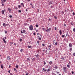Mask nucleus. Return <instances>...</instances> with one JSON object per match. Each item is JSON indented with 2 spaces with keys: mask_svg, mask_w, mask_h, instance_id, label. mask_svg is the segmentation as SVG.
<instances>
[{
  "mask_svg": "<svg viewBox=\"0 0 75 75\" xmlns=\"http://www.w3.org/2000/svg\"><path fill=\"white\" fill-rule=\"evenodd\" d=\"M59 33H60V35H62V30H60L59 31Z\"/></svg>",
  "mask_w": 75,
  "mask_h": 75,
  "instance_id": "nucleus-9",
  "label": "nucleus"
},
{
  "mask_svg": "<svg viewBox=\"0 0 75 75\" xmlns=\"http://www.w3.org/2000/svg\"><path fill=\"white\" fill-rule=\"evenodd\" d=\"M25 75H28V73L26 74Z\"/></svg>",
  "mask_w": 75,
  "mask_h": 75,
  "instance_id": "nucleus-59",
  "label": "nucleus"
},
{
  "mask_svg": "<svg viewBox=\"0 0 75 75\" xmlns=\"http://www.w3.org/2000/svg\"><path fill=\"white\" fill-rule=\"evenodd\" d=\"M16 67L17 69H18V65H17Z\"/></svg>",
  "mask_w": 75,
  "mask_h": 75,
  "instance_id": "nucleus-24",
  "label": "nucleus"
},
{
  "mask_svg": "<svg viewBox=\"0 0 75 75\" xmlns=\"http://www.w3.org/2000/svg\"><path fill=\"white\" fill-rule=\"evenodd\" d=\"M23 49H21L20 50V52H23Z\"/></svg>",
  "mask_w": 75,
  "mask_h": 75,
  "instance_id": "nucleus-28",
  "label": "nucleus"
},
{
  "mask_svg": "<svg viewBox=\"0 0 75 75\" xmlns=\"http://www.w3.org/2000/svg\"><path fill=\"white\" fill-rule=\"evenodd\" d=\"M51 30H52L51 28H49L47 30L46 29L45 31L46 32H50V31H51Z\"/></svg>",
  "mask_w": 75,
  "mask_h": 75,
  "instance_id": "nucleus-2",
  "label": "nucleus"
},
{
  "mask_svg": "<svg viewBox=\"0 0 75 75\" xmlns=\"http://www.w3.org/2000/svg\"><path fill=\"white\" fill-rule=\"evenodd\" d=\"M22 39L21 38V39H20L19 41H20V42H21V41H22Z\"/></svg>",
  "mask_w": 75,
  "mask_h": 75,
  "instance_id": "nucleus-31",
  "label": "nucleus"
},
{
  "mask_svg": "<svg viewBox=\"0 0 75 75\" xmlns=\"http://www.w3.org/2000/svg\"><path fill=\"white\" fill-rule=\"evenodd\" d=\"M71 25H73V23H72V22L71 23Z\"/></svg>",
  "mask_w": 75,
  "mask_h": 75,
  "instance_id": "nucleus-44",
  "label": "nucleus"
},
{
  "mask_svg": "<svg viewBox=\"0 0 75 75\" xmlns=\"http://www.w3.org/2000/svg\"><path fill=\"white\" fill-rule=\"evenodd\" d=\"M67 68H69L70 67V65H69V64H68L67 65Z\"/></svg>",
  "mask_w": 75,
  "mask_h": 75,
  "instance_id": "nucleus-17",
  "label": "nucleus"
},
{
  "mask_svg": "<svg viewBox=\"0 0 75 75\" xmlns=\"http://www.w3.org/2000/svg\"><path fill=\"white\" fill-rule=\"evenodd\" d=\"M18 12H19V13H21V10H18Z\"/></svg>",
  "mask_w": 75,
  "mask_h": 75,
  "instance_id": "nucleus-36",
  "label": "nucleus"
},
{
  "mask_svg": "<svg viewBox=\"0 0 75 75\" xmlns=\"http://www.w3.org/2000/svg\"><path fill=\"white\" fill-rule=\"evenodd\" d=\"M1 4H4V2L3 1V0H1Z\"/></svg>",
  "mask_w": 75,
  "mask_h": 75,
  "instance_id": "nucleus-11",
  "label": "nucleus"
},
{
  "mask_svg": "<svg viewBox=\"0 0 75 75\" xmlns=\"http://www.w3.org/2000/svg\"><path fill=\"white\" fill-rule=\"evenodd\" d=\"M36 27H38V25H37V24L36 25Z\"/></svg>",
  "mask_w": 75,
  "mask_h": 75,
  "instance_id": "nucleus-39",
  "label": "nucleus"
},
{
  "mask_svg": "<svg viewBox=\"0 0 75 75\" xmlns=\"http://www.w3.org/2000/svg\"><path fill=\"white\" fill-rule=\"evenodd\" d=\"M51 48H50H50H49L48 49V50H51V49H50Z\"/></svg>",
  "mask_w": 75,
  "mask_h": 75,
  "instance_id": "nucleus-45",
  "label": "nucleus"
},
{
  "mask_svg": "<svg viewBox=\"0 0 75 75\" xmlns=\"http://www.w3.org/2000/svg\"><path fill=\"white\" fill-rule=\"evenodd\" d=\"M54 17L55 19H57V17H56V16H54Z\"/></svg>",
  "mask_w": 75,
  "mask_h": 75,
  "instance_id": "nucleus-38",
  "label": "nucleus"
},
{
  "mask_svg": "<svg viewBox=\"0 0 75 75\" xmlns=\"http://www.w3.org/2000/svg\"><path fill=\"white\" fill-rule=\"evenodd\" d=\"M33 35H35V33H33Z\"/></svg>",
  "mask_w": 75,
  "mask_h": 75,
  "instance_id": "nucleus-52",
  "label": "nucleus"
},
{
  "mask_svg": "<svg viewBox=\"0 0 75 75\" xmlns=\"http://www.w3.org/2000/svg\"><path fill=\"white\" fill-rule=\"evenodd\" d=\"M44 69H45L44 68H43V69H42V70H43V71H44Z\"/></svg>",
  "mask_w": 75,
  "mask_h": 75,
  "instance_id": "nucleus-60",
  "label": "nucleus"
},
{
  "mask_svg": "<svg viewBox=\"0 0 75 75\" xmlns=\"http://www.w3.org/2000/svg\"><path fill=\"white\" fill-rule=\"evenodd\" d=\"M69 45L70 47L72 48V45L71 43H69Z\"/></svg>",
  "mask_w": 75,
  "mask_h": 75,
  "instance_id": "nucleus-5",
  "label": "nucleus"
},
{
  "mask_svg": "<svg viewBox=\"0 0 75 75\" xmlns=\"http://www.w3.org/2000/svg\"><path fill=\"white\" fill-rule=\"evenodd\" d=\"M1 68H2V69H3L4 67V66H3V64H1Z\"/></svg>",
  "mask_w": 75,
  "mask_h": 75,
  "instance_id": "nucleus-14",
  "label": "nucleus"
},
{
  "mask_svg": "<svg viewBox=\"0 0 75 75\" xmlns=\"http://www.w3.org/2000/svg\"><path fill=\"white\" fill-rule=\"evenodd\" d=\"M73 14L74 15H75V13H74V12H73Z\"/></svg>",
  "mask_w": 75,
  "mask_h": 75,
  "instance_id": "nucleus-64",
  "label": "nucleus"
},
{
  "mask_svg": "<svg viewBox=\"0 0 75 75\" xmlns=\"http://www.w3.org/2000/svg\"><path fill=\"white\" fill-rule=\"evenodd\" d=\"M52 75H56V74H55V73H54V72H52Z\"/></svg>",
  "mask_w": 75,
  "mask_h": 75,
  "instance_id": "nucleus-19",
  "label": "nucleus"
},
{
  "mask_svg": "<svg viewBox=\"0 0 75 75\" xmlns=\"http://www.w3.org/2000/svg\"><path fill=\"white\" fill-rule=\"evenodd\" d=\"M73 55H74V56H75V53H73Z\"/></svg>",
  "mask_w": 75,
  "mask_h": 75,
  "instance_id": "nucleus-46",
  "label": "nucleus"
},
{
  "mask_svg": "<svg viewBox=\"0 0 75 75\" xmlns=\"http://www.w3.org/2000/svg\"><path fill=\"white\" fill-rule=\"evenodd\" d=\"M25 11H26L27 12V11H28V10H27V9H26Z\"/></svg>",
  "mask_w": 75,
  "mask_h": 75,
  "instance_id": "nucleus-55",
  "label": "nucleus"
},
{
  "mask_svg": "<svg viewBox=\"0 0 75 75\" xmlns=\"http://www.w3.org/2000/svg\"><path fill=\"white\" fill-rule=\"evenodd\" d=\"M55 45H57V42H56L55 43Z\"/></svg>",
  "mask_w": 75,
  "mask_h": 75,
  "instance_id": "nucleus-43",
  "label": "nucleus"
},
{
  "mask_svg": "<svg viewBox=\"0 0 75 75\" xmlns=\"http://www.w3.org/2000/svg\"><path fill=\"white\" fill-rule=\"evenodd\" d=\"M46 71H47V69H46V70L45 69V70H44V71L46 72Z\"/></svg>",
  "mask_w": 75,
  "mask_h": 75,
  "instance_id": "nucleus-62",
  "label": "nucleus"
},
{
  "mask_svg": "<svg viewBox=\"0 0 75 75\" xmlns=\"http://www.w3.org/2000/svg\"><path fill=\"white\" fill-rule=\"evenodd\" d=\"M66 67H64L63 68V71H65V70H66Z\"/></svg>",
  "mask_w": 75,
  "mask_h": 75,
  "instance_id": "nucleus-6",
  "label": "nucleus"
},
{
  "mask_svg": "<svg viewBox=\"0 0 75 75\" xmlns=\"http://www.w3.org/2000/svg\"><path fill=\"white\" fill-rule=\"evenodd\" d=\"M27 60L28 61H30V59L29 58H27Z\"/></svg>",
  "mask_w": 75,
  "mask_h": 75,
  "instance_id": "nucleus-20",
  "label": "nucleus"
},
{
  "mask_svg": "<svg viewBox=\"0 0 75 75\" xmlns=\"http://www.w3.org/2000/svg\"><path fill=\"white\" fill-rule=\"evenodd\" d=\"M9 17H10V18H12V16H11V15L9 16Z\"/></svg>",
  "mask_w": 75,
  "mask_h": 75,
  "instance_id": "nucleus-37",
  "label": "nucleus"
},
{
  "mask_svg": "<svg viewBox=\"0 0 75 75\" xmlns=\"http://www.w3.org/2000/svg\"><path fill=\"white\" fill-rule=\"evenodd\" d=\"M69 50H70V51H72V47H70L69 48Z\"/></svg>",
  "mask_w": 75,
  "mask_h": 75,
  "instance_id": "nucleus-22",
  "label": "nucleus"
},
{
  "mask_svg": "<svg viewBox=\"0 0 75 75\" xmlns=\"http://www.w3.org/2000/svg\"><path fill=\"white\" fill-rule=\"evenodd\" d=\"M42 29L43 30H45V28H42Z\"/></svg>",
  "mask_w": 75,
  "mask_h": 75,
  "instance_id": "nucleus-49",
  "label": "nucleus"
},
{
  "mask_svg": "<svg viewBox=\"0 0 75 75\" xmlns=\"http://www.w3.org/2000/svg\"><path fill=\"white\" fill-rule=\"evenodd\" d=\"M67 33H68V32H67V34H66L67 37H68V36H69V35H68V34Z\"/></svg>",
  "mask_w": 75,
  "mask_h": 75,
  "instance_id": "nucleus-29",
  "label": "nucleus"
},
{
  "mask_svg": "<svg viewBox=\"0 0 75 75\" xmlns=\"http://www.w3.org/2000/svg\"><path fill=\"white\" fill-rule=\"evenodd\" d=\"M36 57L37 58H38V57H39L38 54H37V55H35Z\"/></svg>",
  "mask_w": 75,
  "mask_h": 75,
  "instance_id": "nucleus-25",
  "label": "nucleus"
},
{
  "mask_svg": "<svg viewBox=\"0 0 75 75\" xmlns=\"http://www.w3.org/2000/svg\"><path fill=\"white\" fill-rule=\"evenodd\" d=\"M7 58L8 61H10V59H11V58L10 57V56H7Z\"/></svg>",
  "mask_w": 75,
  "mask_h": 75,
  "instance_id": "nucleus-4",
  "label": "nucleus"
},
{
  "mask_svg": "<svg viewBox=\"0 0 75 75\" xmlns=\"http://www.w3.org/2000/svg\"><path fill=\"white\" fill-rule=\"evenodd\" d=\"M71 73H72V74L73 75V74H74V71H72V72H71Z\"/></svg>",
  "mask_w": 75,
  "mask_h": 75,
  "instance_id": "nucleus-48",
  "label": "nucleus"
},
{
  "mask_svg": "<svg viewBox=\"0 0 75 75\" xmlns=\"http://www.w3.org/2000/svg\"><path fill=\"white\" fill-rule=\"evenodd\" d=\"M35 58H33V59H32V61H35Z\"/></svg>",
  "mask_w": 75,
  "mask_h": 75,
  "instance_id": "nucleus-30",
  "label": "nucleus"
},
{
  "mask_svg": "<svg viewBox=\"0 0 75 75\" xmlns=\"http://www.w3.org/2000/svg\"><path fill=\"white\" fill-rule=\"evenodd\" d=\"M21 33L22 34V35L24 36V35H23V33L26 34H27V32H26V31L25 30H21Z\"/></svg>",
  "mask_w": 75,
  "mask_h": 75,
  "instance_id": "nucleus-1",
  "label": "nucleus"
},
{
  "mask_svg": "<svg viewBox=\"0 0 75 75\" xmlns=\"http://www.w3.org/2000/svg\"><path fill=\"white\" fill-rule=\"evenodd\" d=\"M39 40H41V38H39Z\"/></svg>",
  "mask_w": 75,
  "mask_h": 75,
  "instance_id": "nucleus-40",
  "label": "nucleus"
},
{
  "mask_svg": "<svg viewBox=\"0 0 75 75\" xmlns=\"http://www.w3.org/2000/svg\"><path fill=\"white\" fill-rule=\"evenodd\" d=\"M29 29L31 31H32L33 30V27L32 25H30L29 26Z\"/></svg>",
  "mask_w": 75,
  "mask_h": 75,
  "instance_id": "nucleus-3",
  "label": "nucleus"
},
{
  "mask_svg": "<svg viewBox=\"0 0 75 75\" xmlns=\"http://www.w3.org/2000/svg\"><path fill=\"white\" fill-rule=\"evenodd\" d=\"M14 71H15L16 72H17V70H16V68H14Z\"/></svg>",
  "mask_w": 75,
  "mask_h": 75,
  "instance_id": "nucleus-27",
  "label": "nucleus"
},
{
  "mask_svg": "<svg viewBox=\"0 0 75 75\" xmlns=\"http://www.w3.org/2000/svg\"><path fill=\"white\" fill-rule=\"evenodd\" d=\"M11 67V66H10V65H9V68H10V67Z\"/></svg>",
  "mask_w": 75,
  "mask_h": 75,
  "instance_id": "nucleus-57",
  "label": "nucleus"
},
{
  "mask_svg": "<svg viewBox=\"0 0 75 75\" xmlns=\"http://www.w3.org/2000/svg\"><path fill=\"white\" fill-rule=\"evenodd\" d=\"M52 61H50L49 62V64L50 65H52Z\"/></svg>",
  "mask_w": 75,
  "mask_h": 75,
  "instance_id": "nucleus-15",
  "label": "nucleus"
},
{
  "mask_svg": "<svg viewBox=\"0 0 75 75\" xmlns=\"http://www.w3.org/2000/svg\"><path fill=\"white\" fill-rule=\"evenodd\" d=\"M21 5L22 6H23V7H24V4L23 3H21Z\"/></svg>",
  "mask_w": 75,
  "mask_h": 75,
  "instance_id": "nucleus-7",
  "label": "nucleus"
},
{
  "mask_svg": "<svg viewBox=\"0 0 75 75\" xmlns=\"http://www.w3.org/2000/svg\"><path fill=\"white\" fill-rule=\"evenodd\" d=\"M64 37H65V35H62V38H64Z\"/></svg>",
  "mask_w": 75,
  "mask_h": 75,
  "instance_id": "nucleus-34",
  "label": "nucleus"
},
{
  "mask_svg": "<svg viewBox=\"0 0 75 75\" xmlns=\"http://www.w3.org/2000/svg\"><path fill=\"white\" fill-rule=\"evenodd\" d=\"M10 44L11 45H12V44H13V42H12L11 43H10Z\"/></svg>",
  "mask_w": 75,
  "mask_h": 75,
  "instance_id": "nucleus-42",
  "label": "nucleus"
},
{
  "mask_svg": "<svg viewBox=\"0 0 75 75\" xmlns=\"http://www.w3.org/2000/svg\"><path fill=\"white\" fill-rule=\"evenodd\" d=\"M64 71V72H65V73H67V71L65 70V71Z\"/></svg>",
  "mask_w": 75,
  "mask_h": 75,
  "instance_id": "nucleus-54",
  "label": "nucleus"
},
{
  "mask_svg": "<svg viewBox=\"0 0 75 75\" xmlns=\"http://www.w3.org/2000/svg\"><path fill=\"white\" fill-rule=\"evenodd\" d=\"M5 34H7V32L6 31L5 32Z\"/></svg>",
  "mask_w": 75,
  "mask_h": 75,
  "instance_id": "nucleus-47",
  "label": "nucleus"
},
{
  "mask_svg": "<svg viewBox=\"0 0 75 75\" xmlns=\"http://www.w3.org/2000/svg\"><path fill=\"white\" fill-rule=\"evenodd\" d=\"M42 45L43 47H45V45L44 44V43H42Z\"/></svg>",
  "mask_w": 75,
  "mask_h": 75,
  "instance_id": "nucleus-32",
  "label": "nucleus"
},
{
  "mask_svg": "<svg viewBox=\"0 0 75 75\" xmlns=\"http://www.w3.org/2000/svg\"><path fill=\"white\" fill-rule=\"evenodd\" d=\"M28 48H31V46L29 45L28 46Z\"/></svg>",
  "mask_w": 75,
  "mask_h": 75,
  "instance_id": "nucleus-21",
  "label": "nucleus"
},
{
  "mask_svg": "<svg viewBox=\"0 0 75 75\" xmlns=\"http://www.w3.org/2000/svg\"><path fill=\"white\" fill-rule=\"evenodd\" d=\"M73 31L74 32H75V28H73Z\"/></svg>",
  "mask_w": 75,
  "mask_h": 75,
  "instance_id": "nucleus-33",
  "label": "nucleus"
},
{
  "mask_svg": "<svg viewBox=\"0 0 75 75\" xmlns=\"http://www.w3.org/2000/svg\"><path fill=\"white\" fill-rule=\"evenodd\" d=\"M64 25L65 26H66V24H64Z\"/></svg>",
  "mask_w": 75,
  "mask_h": 75,
  "instance_id": "nucleus-61",
  "label": "nucleus"
},
{
  "mask_svg": "<svg viewBox=\"0 0 75 75\" xmlns=\"http://www.w3.org/2000/svg\"><path fill=\"white\" fill-rule=\"evenodd\" d=\"M69 64H71V62H69Z\"/></svg>",
  "mask_w": 75,
  "mask_h": 75,
  "instance_id": "nucleus-58",
  "label": "nucleus"
},
{
  "mask_svg": "<svg viewBox=\"0 0 75 75\" xmlns=\"http://www.w3.org/2000/svg\"><path fill=\"white\" fill-rule=\"evenodd\" d=\"M46 64V62H45L44 61V65H45Z\"/></svg>",
  "mask_w": 75,
  "mask_h": 75,
  "instance_id": "nucleus-35",
  "label": "nucleus"
},
{
  "mask_svg": "<svg viewBox=\"0 0 75 75\" xmlns=\"http://www.w3.org/2000/svg\"><path fill=\"white\" fill-rule=\"evenodd\" d=\"M3 41H4V43H5V44H6V41L5 39H4V38H3Z\"/></svg>",
  "mask_w": 75,
  "mask_h": 75,
  "instance_id": "nucleus-10",
  "label": "nucleus"
},
{
  "mask_svg": "<svg viewBox=\"0 0 75 75\" xmlns=\"http://www.w3.org/2000/svg\"><path fill=\"white\" fill-rule=\"evenodd\" d=\"M54 29H55V30H57V28L55 27L54 28Z\"/></svg>",
  "mask_w": 75,
  "mask_h": 75,
  "instance_id": "nucleus-51",
  "label": "nucleus"
},
{
  "mask_svg": "<svg viewBox=\"0 0 75 75\" xmlns=\"http://www.w3.org/2000/svg\"><path fill=\"white\" fill-rule=\"evenodd\" d=\"M51 69V68H50V69H47V72H50V71H51V69Z\"/></svg>",
  "mask_w": 75,
  "mask_h": 75,
  "instance_id": "nucleus-8",
  "label": "nucleus"
},
{
  "mask_svg": "<svg viewBox=\"0 0 75 75\" xmlns=\"http://www.w3.org/2000/svg\"><path fill=\"white\" fill-rule=\"evenodd\" d=\"M56 72L58 74H59V72H57V71H56Z\"/></svg>",
  "mask_w": 75,
  "mask_h": 75,
  "instance_id": "nucleus-53",
  "label": "nucleus"
},
{
  "mask_svg": "<svg viewBox=\"0 0 75 75\" xmlns=\"http://www.w3.org/2000/svg\"><path fill=\"white\" fill-rule=\"evenodd\" d=\"M18 8H21V5H18Z\"/></svg>",
  "mask_w": 75,
  "mask_h": 75,
  "instance_id": "nucleus-26",
  "label": "nucleus"
},
{
  "mask_svg": "<svg viewBox=\"0 0 75 75\" xmlns=\"http://www.w3.org/2000/svg\"><path fill=\"white\" fill-rule=\"evenodd\" d=\"M8 11H9V12H11V9L10 8H8Z\"/></svg>",
  "mask_w": 75,
  "mask_h": 75,
  "instance_id": "nucleus-12",
  "label": "nucleus"
},
{
  "mask_svg": "<svg viewBox=\"0 0 75 75\" xmlns=\"http://www.w3.org/2000/svg\"><path fill=\"white\" fill-rule=\"evenodd\" d=\"M3 26H4V27H6V23H4L3 24Z\"/></svg>",
  "mask_w": 75,
  "mask_h": 75,
  "instance_id": "nucleus-23",
  "label": "nucleus"
},
{
  "mask_svg": "<svg viewBox=\"0 0 75 75\" xmlns=\"http://www.w3.org/2000/svg\"><path fill=\"white\" fill-rule=\"evenodd\" d=\"M3 1H4V2H6V0H3Z\"/></svg>",
  "mask_w": 75,
  "mask_h": 75,
  "instance_id": "nucleus-63",
  "label": "nucleus"
},
{
  "mask_svg": "<svg viewBox=\"0 0 75 75\" xmlns=\"http://www.w3.org/2000/svg\"><path fill=\"white\" fill-rule=\"evenodd\" d=\"M2 4V6H4V4Z\"/></svg>",
  "mask_w": 75,
  "mask_h": 75,
  "instance_id": "nucleus-56",
  "label": "nucleus"
},
{
  "mask_svg": "<svg viewBox=\"0 0 75 75\" xmlns=\"http://www.w3.org/2000/svg\"><path fill=\"white\" fill-rule=\"evenodd\" d=\"M4 10V11H6V9H4V10Z\"/></svg>",
  "mask_w": 75,
  "mask_h": 75,
  "instance_id": "nucleus-50",
  "label": "nucleus"
},
{
  "mask_svg": "<svg viewBox=\"0 0 75 75\" xmlns=\"http://www.w3.org/2000/svg\"><path fill=\"white\" fill-rule=\"evenodd\" d=\"M2 14H4V10H3L1 11Z\"/></svg>",
  "mask_w": 75,
  "mask_h": 75,
  "instance_id": "nucleus-16",
  "label": "nucleus"
},
{
  "mask_svg": "<svg viewBox=\"0 0 75 75\" xmlns=\"http://www.w3.org/2000/svg\"><path fill=\"white\" fill-rule=\"evenodd\" d=\"M38 43V45H39L40 44V41H38L37 42V44Z\"/></svg>",
  "mask_w": 75,
  "mask_h": 75,
  "instance_id": "nucleus-18",
  "label": "nucleus"
},
{
  "mask_svg": "<svg viewBox=\"0 0 75 75\" xmlns=\"http://www.w3.org/2000/svg\"><path fill=\"white\" fill-rule=\"evenodd\" d=\"M50 48H51V45H49V46Z\"/></svg>",
  "mask_w": 75,
  "mask_h": 75,
  "instance_id": "nucleus-41",
  "label": "nucleus"
},
{
  "mask_svg": "<svg viewBox=\"0 0 75 75\" xmlns=\"http://www.w3.org/2000/svg\"><path fill=\"white\" fill-rule=\"evenodd\" d=\"M58 67H57V66L56 65H55L54 67V68H55V69H57L58 68Z\"/></svg>",
  "mask_w": 75,
  "mask_h": 75,
  "instance_id": "nucleus-13",
  "label": "nucleus"
}]
</instances>
